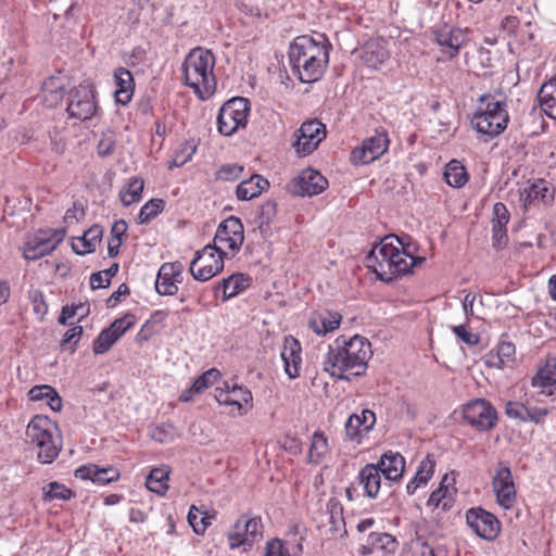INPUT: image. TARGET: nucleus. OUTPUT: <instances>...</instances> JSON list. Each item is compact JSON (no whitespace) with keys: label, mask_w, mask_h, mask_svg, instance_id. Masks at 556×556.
I'll use <instances>...</instances> for the list:
<instances>
[{"label":"nucleus","mask_w":556,"mask_h":556,"mask_svg":"<svg viewBox=\"0 0 556 556\" xmlns=\"http://www.w3.org/2000/svg\"><path fill=\"white\" fill-rule=\"evenodd\" d=\"M119 269L117 263L112 264L108 269L93 273L90 276V286L92 289L106 288L110 286L111 278L114 277Z\"/></svg>","instance_id":"48"},{"label":"nucleus","mask_w":556,"mask_h":556,"mask_svg":"<svg viewBox=\"0 0 556 556\" xmlns=\"http://www.w3.org/2000/svg\"><path fill=\"white\" fill-rule=\"evenodd\" d=\"M387 480L397 481L403 477L405 459L399 452H386L376 465Z\"/></svg>","instance_id":"26"},{"label":"nucleus","mask_w":556,"mask_h":556,"mask_svg":"<svg viewBox=\"0 0 556 556\" xmlns=\"http://www.w3.org/2000/svg\"><path fill=\"white\" fill-rule=\"evenodd\" d=\"M251 277L241 273L232 274L215 286L213 293L215 298H222L224 302L237 296L251 285Z\"/></svg>","instance_id":"18"},{"label":"nucleus","mask_w":556,"mask_h":556,"mask_svg":"<svg viewBox=\"0 0 556 556\" xmlns=\"http://www.w3.org/2000/svg\"><path fill=\"white\" fill-rule=\"evenodd\" d=\"M249 102L244 98H232L225 102L217 116L218 131L224 136H231L239 128L247 125Z\"/></svg>","instance_id":"8"},{"label":"nucleus","mask_w":556,"mask_h":556,"mask_svg":"<svg viewBox=\"0 0 556 556\" xmlns=\"http://www.w3.org/2000/svg\"><path fill=\"white\" fill-rule=\"evenodd\" d=\"M316 40L311 36H299L290 43L289 63L302 83L317 81L328 67L331 43L324 36Z\"/></svg>","instance_id":"2"},{"label":"nucleus","mask_w":556,"mask_h":556,"mask_svg":"<svg viewBox=\"0 0 556 556\" xmlns=\"http://www.w3.org/2000/svg\"><path fill=\"white\" fill-rule=\"evenodd\" d=\"M281 358L285 363V371L289 378L294 379L300 375L301 367V345L292 337L286 338L281 351Z\"/></svg>","instance_id":"24"},{"label":"nucleus","mask_w":556,"mask_h":556,"mask_svg":"<svg viewBox=\"0 0 556 556\" xmlns=\"http://www.w3.org/2000/svg\"><path fill=\"white\" fill-rule=\"evenodd\" d=\"M367 544L363 545L364 554H369L376 549L393 552L395 548V539L384 532H375L371 531L367 538Z\"/></svg>","instance_id":"37"},{"label":"nucleus","mask_w":556,"mask_h":556,"mask_svg":"<svg viewBox=\"0 0 556 556\" xmlns=\"http://www.w3.org/2000/svg\"><path fill=\"white\" fill-rule=\"evenodd\" d=\"M114 79L116 90L114 92L117 103L126 105L130 102L134 93V77L132 74L125 67H118L114 72Z\"/></svg>","instance_id":"30"},{"label":"nucleus","mask_w":556,"mask_h":556,"mask_svg":"<svg viewBox=\"0 0 556 556\" xmlns=\"http://www.w3.org/2000/svg\"><path fill=\"white\" fill-rule=\"evenodd\" d=\"M136 323V316L134 314H126L121 318L115 319L109 329L119 339L128 329H130Z\"/></svg>","instance_id":"53"},{"label":"nucleus","mask_w":556,"mask_h":556,"mask_svg":"<svg viewBox=\"0 0 556 556\" xmlns=\"http://www.w3.org/2000/svg\"><path fill=\"white\" fill-rule=\"evenodd\" d=\"M225 251L214 244H207L195 252L190 263V274L193 279L207 281L224 269Z\"/></svg>","instance_id":"7"},{"label":"nucleus","mask_w":556,"mask_h":556,"mask_svg":"<svg viewBox=\"0 0 556 556\" xmlns=\"http://www.w3.org/2000/svg\"><path fill=\"white\" fill-rule=\"evenodd\" d=\"M65 230L62 229L61 231L55 232V239L39 237L35 238L34 241H29L25 245L23 252L24 257L28 261H36L50 254L63 240Z\"/></svg>","instance_id":"20"},{"label":"nucleus","mask_w":556,"mask_h":556,"mask_svg":"<svg viewBox=\"0 0 556 556\" xmlns=\"http://www.w3.org/2000/svg\"><path fill=\"white\" fill-rule=\"evenodd\" d=\"M509 212L506 205L502 202H497L493 206L492 227H504L506 228L509 222Z\"/></svg>","instance_id":"56"},{"label":"nucleus","mask_w":556,"mask_h":556,"mask_svg":"<svg viewBox=\"0 0 556 556\" xmlns=\"http://www.w3.org/2000/svg\"><path fill=\"white\" fill-rule=\"evenodd\" d=\"M516 348L514 343L508 341H502L497 344L494 351H491L488 355L486 364L490 367L498 369L504 368L515 359Z\"/></svg>","instance_id":"35"},{"label":"nucleus","mask_w":556,"mask_h":556,"mask_svg":"<svg viewBox=\"0 0 556 556\" xmlns=\"http://www.w3.org/2000/svg\"><path fill=\"white\" fill-rule=\"evenodd\" d=\"M389 138L386 131H376L374 136L365 139L361 147L355 148L351 153L352 163L369 164L378 160L389 147Z\"/></svg>","instance_id":"14"},{"label":"nucleus","mask_w":556,"mask_h":556,"mask_svg":"<svg viewBox=\"0 0 556 556\" xmlns=\"http://www.w3.org/2000/svg\"><path fill=\"white\" fill-rule=\"evenodd\" d=\"M325 137L326 126L321 122L317 119L307 121L296 131V140L293 147L298 154L308 155L317 149Z\"/></svg>","instance_id":"13"},{"label":"nucleus","mask_w":556,"mask_h":556,"mask_svg":"<svg viewBox=\"0 0 556 556\" xmlns=\"http://www.w3.org/2000/svg\"><path fill=\"white\" fill-rule=\"evenodd\" d=\"M434 468H435V462L434 459L430 456V455H427L418 465V468H417V471H416V476L419 477L420 479H422V481H425L426 483H428V481L431 479V477L433 476L434 473Z\"/></svg>","instance_id":"57"},{"label":"nucleus","mask_w":556,"mask_h":556,"mask_svg":"<svg viewBox=\"0 0 556 556\" xmlns=\"http://www.w3.org/2000/svg\"><path fill=\"white\" fill-rule=\"evenodd\" d=\"M117 340L116 336L109 328H105L93 341L92 351L94 354H104Z\"/></svg>","instance_id":"49"},{"label":"nucleus","mask_w":556,"mask_h":556,"mask_svg":"<svg viewBox=\"0 0 556 556\" xmlns=\"http://www.w3.org/2000/svg\"><path fill=\"white\" fill-rule=\"evenodd\" d=\"M220 378V371L216 368H211L199 376L191 384V391L195 394L202 393L207 388L212 387Z\"/></svg>","instance_id":"45"},{"label":"nucleus","mask_w":556,"mask_h":556,"mask_svg":"<svg viewBox=\"0 0 556 556\" xmlns=\"http://www.w3.org/2000/svg\"><path fill=\"white\" fill-rule=\"evenodd\" d=\"M168 475L166 468H154L150 471L146 480L147 488L159 495H164L168 489Z\"/></svg>","instance_id":"40"},{"label":"nucleus","mask_w":556,"mask_h":556,"mask_svg":"<svg viewBox=\"0 0 556 556\" xmlns=\"http://www.w3.org/2000/svg\"><path fill=\"white\" fill-rule=\"evenodd\" d=\"M444 178L454 188H462L468 181L466 168L457 160H452L445 166Z\"/></svg>","instance_id":"39"},{"label":"nucleus","mask_w":556,"mask_h":556,"mask_svg":"<svg viewBox=\"0 0 556 556\" xmlns=\"http://www.w3.org/2000/svg\"><path fill=\"white\" fill-rule=\"evenodd\" d=\"M381 471L375 464L365 465L356 477L357 485L363 488V495L376 498L381 488Z\"/></svg>","instance_id":"21"},{"label":"nucleus","mask_w":556,"mask_h":556,"mask_svg":"<svg viewBox=\"0 0 556 556\" xmlns=\"http://www.w3.org/2000/svg\"><path fill=\"white\" fill-rule=\"evenodd\" d=\"M85 215L84 208L74 203L73 207L68 208L64 215V223L67 226L76 224L80 217Z\"/></svg>","instance_id":"63"},{"label":"nucleus","mask_w":556,"mask_h":556,"mask_svg":"<svg viewBox=\"0 0 556 556\" xmlns=\"http://www.w3.org/2000/svg\"><path fill=\"white\" fill-rule=\"evenodd\" d=\"M521 198L526 206L533 204L535 201L547 204L553 201L554 193L545 180H538L522 190Z\"/></svg>","instance_id":"33"},{"label":"nucleus","mask_w":556,"mask_h":556,"mask_svg":"<svg viewBox=\"0 0 556 556\" xmlns=\"http://www.w3.org/2000/svg\"><path fill=\"white\" fill-rule=\"evenodd\" d=\"M326 515L330 525V532L337 533L344 526L343 507L336 498H330L326 504Z\"/></svg>","instance_id":"43"},{"label":"nucleus","mask_w":556,"mask_h":556,"mask_svg":"<svg viewBox=\"0 0 556 556\" xmlns=\"http://www.w3.org/2000/svg\"><path fill=\"white\" fill-rule=\"evenodd\" d=\"M390 54L386 47L378 41H368L362 48V60L371 68H379Z\"/></svg>","instance_id":"34"},{"label":"nucleus","mask_w":556,"mask_h":556,"mask_svg":"<svg viewBox=\"0 0 556 556\" xmlns=\"http://www.w3.org/2000/svg\"><path fill=\"white\" fill-rule=\"evenodd\" d=\"M240 519H242V529L244 530L245 539L241 542L235 541L233 544L243 545L244 549L251 548L252 545L262 538V520L258 517H253L250 519L241 517Z\"/></svg>","instance_id":"38"},{"label":"nucleus","mask_w":556,"mask_h":556,"mask_svg":"<svg viewBox=\"0 0 556 556\" xmlns=\"http://www.w3.org/2000/svg\"><path fill=\"white\" fill-rule=\"evenodd\" d=\"M45 501H67L73 496V491L59 482H50L43 488Z\"/></svg>","instance_id":"47"},{"label":"nucleus","mask_w":556,"mask_h":556,"mask_svg":"<svg viewBox=\"0 0 556 556\" xmlns=\"http://www.w3.org/2000/svg\"><path fill=\"white\" fill-rule=\"evenodd\" d=\"M463 416L470 426L479 431L492 429L497 420L495 408L482 399L467 403L464 406Z\"/></svg>","instance_id":"11"},{"label":"nucleus","mask_w":556,"mask_h":556,"mask_svg":"<svg viewBox=\"0 0 556 556\" xmlns=\"http://www.w3.org/2000/svg\"><path fill=\"white\" fill-rule=\"evenodd\" d=\"M367 432L368 430H363L358 414H353L349 417L345 422V434L350 440H357L363 433Z\"/></svg>","instance_id":"55"},{"label":"nucleus","mask_w":556,"mask_h":556,"mask_svg":"<svg viewBox=\"0 0 556 556\" xmlns=\"http://www.w3.org/2000/svg\"><path fill=\"white\" fill-rule=\"evenodd\" d=\"M455 478L450 477L447 473L442 478L440 485L431 494L427 502V506L434 508L440 505L444 510L450 509L453 502V495L456 493L454 488Z\"/></svg>","instance_id":"28"},{"label":"nucleus","mask_w":556,"mask_h":556,"mask_svg":"<svg viewBox=\"0 0 556 556\" xmlns=\"http://www.w3.org/2000/svg\"><path fill=\"white\" fill-rule=\"evenodd\" d=\"M328 452V440L323 432H315L311 439L307 462L318 464Z\"/></svg>","instance_id":"42"},{"label":"nucleus","mask_w":556,"mask_h":556,"mask_svg":"<svg viewBox=\"0 0 556 556\" xmlns=\"http://www.w3.org/2000/svg\"><path fill=\"white\" fill-rule=\"evenodd\" d=\"M65 83L60 77H49L41 87L40 98L48 108L56 106L64 97Z\"/></svg>","instance_id":"32"},{"label":"nucleus","mask_w":556,"mask_h":556,"mask_svg":"<svg viewBox=\"0 0 556 556\" xmlns=\"http://www.w3.org/2000/svg\"><path fill=\"white\" fill-rule=\"evenodd\" d=\"M49 392H52V387L48 384L35 386L28 392L30 401H42L47 400Z\"/></svg>","instance_id":"62"},{"label":"nucleus","mask_w":556,"mask_h":556,"mask_svg":"<svg viewBox=\"0 0 556 556\" xmlns=\"http://www.w3.org/2000/svg\"><path fill=\"white\" fill-rule=\"evenodd\" d=\"M400 556H435L433 548L426 542L417 539L412 541L402 551Z\"/></svg>","instance_id":"50"},{"label":"nucleus","mask_w":556,"mask_h":556,"mask_svg":"<svg viewBox=\"0 0 556 556\" xmlns=\"http://www.w3.org/2000/svg\"><path fill=\"white\" fill-rule=\"evenodd\" d=\"M102 236V226L94 224L88 228L81 237L74 238L72 249L78 255L92 253L96 251V247L100 242Z\"/></svg>","instance_id":"29"},{"label":"nucleus","mask_w":556,"mask_h":556,"mask_svg":"<svg viewBox=\"0 0 556 556\" xmlns=\"http://www.w3.org/2000/svg\"><path fill=\"white\" fill-rule=\"evenodd\" d=\"M466 522L478 536L484 540L491 541L500 532V521L497 518L480 507L467 510Z\"/></svg>","instance_id":"15"},{"label":"nucleus","mask_w":556,"mask_h":556,"mask_svg":"<svg viewBox=\"0 0 556 556\" xmlns=\"http://www.w3.org/2000/svg\"><path fill=\"white\" fill-rule=\"evenodd\" d=\"M438 45L448 49V56L454 58L465 45L467 37L464 30L444 25L433 31Z\"/></svg>","instance_id":"19"},{"label":"nucleus","mask_w":556,"mask_h":556,"mask_svg":"<svg viewBox=\"0 0 556 556\" xmlns=\"http://www.w3.org/2000/svg\"><path fill=\"white\" fill-rule=\"evenodd\" d=\"M214 66V54L201 47L192 49L182 63L181 72L185 85L192 88L202 100L210 98L216 89Z\"/></svg>","instance_id":"4"},{"label":"nucleus","mask_w":556,"mask_h":556,"mask_svg":"<svg viewBox=\"0 0 556 556\" xmlns=\"http://www.w3.org/2000/svg\"><path fill=\"white\" fill-rule=\"evenodd\" d=\"M227 538H228L229 547L231 549H235V548H238L241 546V545H236L233 543H235V541L241 542L242 540L245 539L244 530L242 529V519H238L236 521V523L233 526V531H230L227 534Z\"/></svg>","instance_id":"61"},{"label":"nucleus","mask_w":556,"mask_h":556,"mask_svg":"<svg viewBox=\"0 0 556 556\" xmlns=\"http://www.w3.org/2000/svg\"><path fill=\"white\" fill-rule=\"evenodd\" d=\"M243 241L244 230L240 218L230 216L217 227L213 244L220 251H239Z\"/></svg>","instance_id":"12"},{"label":"nucleus","mask_w":556,"mask_h":556,"mask_svg":"<svg viewBox=\"0 0 556 556\" xmlns=\"http://www.w3.org/2000/svg\"><path fill=\"white\" fill-rule=\"evenodd\" d=\"M243 172V166L238 164H225L216 172L215 177L220 181H232L238 179Z\"/></svg>","instance_id":"54"},{"label":"nucleus","mask_w":556,"mask_h":556,"mask_svg":"<svg viewBox=\"0 0 556 556\" xmlns=\"http://www.w3.org/2000/svg\"><path fill=\"white\" fill-rule=\"evenodd\" d=\"M327 187L326 177L312 168H306L287 184L286 190L295 197H313L325 191Z\"/></svg>","instance_id":"10"},{"label":"nucleus","mask_w":556,"mask_h":556,"mask_svg":"<svg viewBox=\"0 0 556 556\" xmlns=\"http://www.w3.org/2000/svg\"><path fill=\"white\" fill-rule=\"evenodd\" d=\"M144 182L139 177H131L128 184L121 190L119 198L125 206L140 201Z\"/></svg>","instance_id":"41"},{"label":"nucleus","mask_w":556,"mask_h":556,"mask_svg":"<svg viewBox=\"0 0 556 556\" xmlns=\"http://www.w3.org/2000/svg\"><path fill=\"white\" fill-rule=\"evenodd\" d=\"M184 266L180 262L164 263L157 273L155 290L160 295H175L182 282Z\"/></svg>","instance_id":"17"},{"label":"nucleus","mask_w":556,"mask_h":556,"mask_svg":"<svg viewBox=\"0 0 556 556\" xmlns=\"http://www.w3.org/2000/svg\"><path fill=\"white\" fill-rule=\"evenodd\" d=\"M452 330L458 339L469 346H473L479 342V337L468 331L464 325L453 326Z\"/></svg>","instance_id":"60"},{"label":"nucleus","mask_w":556,"mask_h":556,"mask_svg":"<svg viewBox=\"0 0 556 556\" xmlns=\"http://www.w3.org/2000/svg\"><path fill=\"white\" fill-rule=\"evenodd\" d=\"M93 88L89 84H80L68 93L66 111L68 116L87 121L97 114L98 105Z\"/></svg>","instance_id":"9"},{"label":"nucleus","mask_w":556,"mask_h":556,"mask_svg":"<svg viewBox=\"0 0 556 556\" xmlns=\"http://www.w3.org/2000/svg\"><path fill=\"white\" fill-rule=\"evenodd\" d=\"M492 485L497 503L506 509L513 507L516 501V489L509 467L498 464Z\"/></svg>","instance_id":"16"},{"label":"nucleus","mask_w":556,"mask_h":556,"mask_svg":"<svg viewBox=\"0 0 556 556\" xmlns=\"http://www.w3.org/2000/svg\"><path fill=\"white\" fill-rule=\"evenodd\" d=\"M531 384L542 392L548 388L547 394L556 396V357H548L544 365L539 366Z\"/></svg>","instance_id":"25"},{"label":"nucleus","mask_w":556,"mask_h":556,"mask_svg":"<svg viewBox=\"0 0 556 556\" xmlns=\"http://www.w3.org/2000/svg\"><path fill=\"white\" fill-rule=\"evenodd\" d=\"M26 437L37 447V458L40 463L51 464L59 456L62 447L61 438L56 426L47 416L33 417L27 425Z\"/></svg>","instance_id":"5"},{"label":"nucleus","mask_w":556,"mask_h":556,"mask_svg":"<svg viewBox=\"0 0 556 556\" xmlns=\"http://www.w3.org/2000/svg\"><path fill=\"white\" fill-rule=\"evenodd\" d=\"M484 108H480L473 115L471 121L478 132L496 137L502 134L508 124L509 116L506 110V102L495 100L490 94H483L479 99Z\"/></svg>","instance_id":"6"},{"label":"nucleus","mask_w":556,"mask_h":556,"mask_svg":"<svg viewBox=\"0 0 556 556\" xmlns=\"http://www.w3.org/2000/svg\"><path fill=\"white\" fill-rule=\"evenodd\" d=\"M98 154L101 157L110 156L115 150V139L112 132L103 134L98 143Z\"/></svg>","instance_id":"58"},{"label":"nucleus","mask_w":556,"mask_h":556,"mask_svg":"<svg viewBox=\"0 0 556 556\" xmlns=\"http://www.w3.org/2000/svg\"><path fill=\"white\" fill-rule=\"evenodd\" d=\"M265 556H291L288 551L283 548L280 540H273L267 543Z\"/></svg>","instance_id":"64"},{"label":"nucleus","mask_w":556,"mask_h":556,"mask_svg":"<svg viewBox=\"0 0 556 556\" xmlns=\"http://www.w3.org/2000/svg\"><path fill=\"white\" fill-rule=\"evenodd\" d=\"M505 414L511 419L526 421L527 406L518 402H507L505 406Z\"/></svg>","instance_id":"59"},{"label":"nucleus","mask_w":556,"mask_h":556,"mask_svg":"<svg viewBox=\"0 0 556 556\" xmlns=\"http://www.w3.org/2000/svg\"><path fill=\"white\" fill-rule=\"evenodd\" d=\"M342 316L338 312L320 311L314 313L309 320L308 327L318 336H325L339 328Z\"/></svg>","instance_id":"27"},{"label":"nucleus","mask_w":556,"mask_h":556,"mask_svg":"<svg viewBox=\"0 0 556 556\" xmlns=\"http://www.w3.org/2000/svg\"><path fill=\"white\" fill-rule=\"evenodd\" d=\"M214 396L219 404L233 405L239 409L242 408V404H249L252 401L251 391L238 384L230 387L226 383L225 388L215 389Z\"/></svg>","instance_id":"23"},{"label":"nucleus","mask_w":556,"mask_h":556,"mask_svg":"<svg viewBox=\"0 0 556 556\" xmlns=\"http://www.w3.org/2000/svg\"><path fill=\"white\" fill-rule=\"evenodd\" d=\"M28 300L33 305L34 313L40 318H43L45 315L48 313V305L45 302L42 291L36 288H30V290L28 291Z\"/></svg>","instance_id":"52"},{"label":"nucleus","mask_w":556,"mask_h":556,"mask_svg":"<svg viewBox=\"0 0 556 556\" xmlns=\"http://www.w3.org/2000/svg\"><path fill=\"white\" fill-rule=\"evenodd\" d=\"M75 477L81 480H90L99 485H104L119 478V472L114 467L100 468L89 464L80 466L75 470Z\"/></svg>","instance_id":"22"},{"label":"nucleus","mask_w":556,"mask_h":556,"mask_svg":"<svg viewBox=\"0 0 556 556\" xmlns=\"http://www.w3.org/2000/svg\"><path fill=\"white\" fill-rule=\"evenodd\" d=\"M371 354V344L366 338L358 334L349 340L339 337L324 357V370L342 380H349L350 376H363Z\"/></svg>","instance_id":"1"},{"label":"nucleus","mask_w":556,"mask_h":556,"mask_svg":"<svg viewBox=\"0 0 556 556\" xmlns=\"http://www.w3.org/2000/svg\"><path fill=\"white\" fill-rule=\"evenodd\" d=\"M212 517L206 511H200L192 505L188 513V522L197 534H203L211 525Z\"/></svg>","instance_id":"44"},{"label":"nucleus","mask_w":556,"mask_h":556,"mask_svg":"<svg viewBox=\"0 0 556 556\" xmlns=\"http://www.w3.org/2000/svg\"><path fill=\"white\" fill-rule=\"evenodd\" d=\"M268 187L269 182L267 179L261 175H253L237 186L236 195L240 201H249L257 198Z\"/></svg>","instance_id":"31"},{"label":"nucleus","mask_w":556,"mask_h":556,"mask_svg":"<svg viewBox=\"0 0 556 556\" xmlns=\"http://www.w3.org/2000/svg\"><path fill=\"white\" fill-rule=\"evenodd\" d=\"M277 208L276 203L274 201H266L260 207L258 215L255 219L261 231H263L264 226H268L274 217L276 216Z\"/></svg>","instance_id":"51"},{"label":"nucleus","mask_w":556,"mask_h":556,"mask_svg":"<svg viewBox=\"0 0 556 556\" xmlns=\"http://www.w3.org/2000/svg\"><path fill=\"white\" fill-rule=\"evenodd\" d=\"M541 109L553 119H556V80L545 83L538 92Z\"/></svg>","instance_id":"36"},{"label":"nucleus","mask_w":556,"mask_h":556,"mask_svg":"<svg viewBox=\"0 0 556 556\" xmlns=\"http://www.w3.org/2000/svg\"><path fill=\"white\" fill-rule=\"evenodd\" d=\"M165 207V202L162 199L149 200L140 210L138 219L140 224H147L152 218L157 216Z\"/></svg>","instance_id":"46"},{"label":"nucleus","mask_w":556,"mask_h":556,"mask_svg":"<svg viewBox=\"0 0 556 556\" xmlns=\"http://www.w3.org/2000/svg\"><path fill=\"white\" fill-rule=\"evenodd\" d=\"M392 238L383 239L366 256V266L376 274L378 279L387 282L409 273L413 267L425 261V257L413 256L405 248L400 249L392 241L389 242ZM394 239L404 247L397 237Z\"/></svg>","instance_id":"3"}]
</instances>
